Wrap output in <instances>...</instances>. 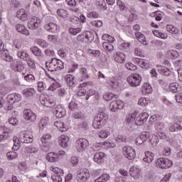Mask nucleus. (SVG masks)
Returning a JSON list of instances; mask_svg holds the SVG:
<instances>
[{"mask_svg": "<svg viewBox=\"0 0 182 182\" xmlns=\"http://www.w3.org/2000/svg\"><path fill=\"white\" fill-rule=\"evenodd\" d=\"M46 66L48 72H58L65 69V64L57 58H52L50 62L46 63Z\"/></svg>", "mask_w": 182, "mask_h": 182, "instance_id": "f257e3e1", "label": "nucleus"}, {"mask_svg": "<svg viewBox=\"0 0 182 182\" xmlns=\"http://www.w3.org/2000/svg\"><path fill=\"white\" fill-rule=\"evenodd\" d=\"M107 123V114L105 112H100L95 117L92 122L93 129H102L104 126H106Z\"/></svg>", "mask_w": 182, "mask_h": 182, "instance_id": "f03ea898", "label": "nucleus"}, {"mask_svg": "<svg viewBox=\"0 0 182 182\" xmlns=\"http://www.w3.org/2000/svg\"><path fill=\"white\" fill-rule=\"evenodd\" d=\"M93 39H95V35L90 31H85L77 36V41L82 43H89L93 41Z\"/></svg>", "mask_w": 182, "mask_h": 182, "instance_id": "7ed1b4c3", "label": "nucleus"}, {"mask_svg": "<svg viewBox=\"0 0 182 182\" xmlns=\"http://www.w3.org/2000/svg\"><path fill=\"white\" fill-rule=\"evenodd\" d=\"M127 82L132 87H137L141 83V75L137 73L132 74L127 78Z\"/></svg>", "mask_w": 182, "mask_h": 182, "instance_id": "20e7f679", "label": "nucleus"}, {"mask_svg": "<svg viewBox=\"0 0 182 182\" xmlns=\"http://www.w3.org/2000/svg\"><path fill=\"white\" fill-rule=\"evenodd\" d=\"M156 164L157 167H159V168L166 170L173 166V161L167 158H159L156 160Z\"/></svg>", "mask_w": 182, "mask_h": 182, "instance_id": "39448f33", "label": "nucleus"}, {"mask_svg": "<svg viewBox=\"0 0 182 182\" xmlns=\"http://www.w3.org/2000/svg\"><path fill=\"white\" fill-rule=\"evenodd\" d=\"M122 154L128 160H134L136 158V149L130 146H125L122 148Z\"/></svg>", "mask_w": 182, "mask_h": 182, "instance_id": "423d86ee", "label": "nucleus"}, {"mask_svg": "<svg viewBox=\"0 0 182 182\" xmlns=\"http://www.w3.org/2000/svg\"><path fill=\"white\" fill-rule=\"evenodd\" d=\"M52 171L55 173V174L51 176L53 182H63V170L59 167H54L52 168Z\"/></svg>", "mask_w": 182, "mask_h": 182, "instance_id": "0eeeda50", "label": "nucleus"}, {"mask_svg": "<svg viewBox=\"0 0 182 182\" xmlns=\"http://www.w3.org/2000/svg\"><path fill=\"white\" fill-rule=\"evenodd\" d=\"M90 178V172L89 170L80 169L77 173V181L78 182H87Z\"/></svg>", "mask_w": 182, "mask_h": 182, "instance_id": "6e6552de", "label": "nucleus"}, {"mask_svg": "<svg viewBox=\"0 0 182 182\" xmlns=\"http://www.w3.org/2000/svg\"><path fill=\"white\" fill-rule=\"evenodd\" d=\"M89 147V141L85 138H80L75 141L77 151H85Z\"/></svg>", "mask_w": 182, "mask_h": 182, "instance_id": "1a4fd4ad", "label": "nucleus"}, {"mask_svg": "<svg viewBox=\"0 0 182 182\" xmlns=\"http://www.w3.org/2000/svg\"><path fill=\"white\" fill-rule=\"evenodd\" d=\"M132 62L136 63L142 69H151L153 65L149 62L147 60L139 58H132Z\"/></svg>", "mask_w": 182, "mask_h": 182, "instance_id": "9d476101", "label": "nucleus"}, {"mask_svg": "<svg viewBox=\"0 0 182 182\" xmlns=\"http://www.w3.org/2000/svg\"><path fill=\"white\" fill-rule=\"evenodd\" d=\"M149 119V113L144 112H141L138 116L136 117L134 124L136 126H143L144 123H146L147 119Z\"/></svg>", "mask_w": 182, "mask_h": 182, "instance_id": "9b49d317", "label": "nucleus"}, {"mask_svg": "<svg viewBox=\"0 0 182 182\" xmlns=\"http://www.w3.org/2000/svg\"><path fill=\"white\" fill-rule=\"evenodd\" d=\"M141 171L140 168H137V166H132L129 169L130 176L133 177L136 181L140 182L142 178L141 174L140 173Z\"/></svg>", "mask_w": 182, "mask_h": 182, "instance_id": "f8f14e48", "label": "nucleus"}, {"mask_svg": "<svg viewBox=\"0 0 182 182\" xmlns=\"http://www.w3.org/2000/svg\"><path fill=\"white\" fill-rule=\"evenodd\" d=\"M124 108V102L120 100L111 102L109 105V109L111 112H117Z\"/></svg>", "mask_w": 182, "mask_h": 182, "instance_id": "ddd939ff", "label": "nucleus"}, {"mask_svg": "<svg viewBox=\"0 0 182 182\" xmlns=\"http://www.w3.org/2000/svg\"><path fill=\"white\" fill-rule=\"evenodd\" d=\"M23 117L28 123H33L36 120V114L32 110L26 109L23 110Z\"/></svg>", "mask_w": 182, "mask_h": 182, "instance_id": "4468645a", "label": "nucleus"}, {"mask_svg": "<svg viewBox=\"0 0 182 182\" xmlns=\"http://www.w3.org/2000/svg\"><path fill=\"white\" fill-rule=\"evenodd\" d=\"M21 143H32L33 141V135L29 131H24L20 136Z\"/></svg>", "mask_w": 182, "mask_h": 182, "instance_id": "2eb2a0df", "label": "nucleus"}, {"mask_svg": "<svg viewBox=\"0 0 182 182\" xmlns=\"http://www.w3.org/2000/svg\"><path fill=\"white\" fill-rule=\"evenodd\" d=\"M40 103L45 107H52L55 106V100L51 97H46L45 96L40 97Z\"/></svg>", "mask_w": 182, "mask_h": 182, "instance_id": "dca6fc26", "label": "nucleus"}, {"mask_svg": "<svg viewBox=\"0 0 182 182\" xmlns=\"http://www.w3.org/2000/svg\"><path fill=\"white\" fill-rule=\"evenodd\" d=\"M41 19L38 17L33 16L28 23V29H37L41 25Z\"/></svg>", "mask_w": 182, "mask_h": 182, "instance_id": "f3484780", "label": "nucleus"}, {"mask_svg": "<svg viewBox=\"0 0 182 182\" xmlns=\"http://www.w3.org/2000/svg\"><path fill=\"white\" fill-rule=\"evenodd\" d=\"M16 16L18 19H21V21H28L31 14L28 11L25 10V9H20L17 11Z\"/></svg>", "mask_w": 182, "mask_h": 182, "instance_id": "a211bd4d", "label": "nucleus"}, {"mask_svg": "<svg viewBox=\"0 0 182 182\" xmlns=\"http://www.w3.org/2000/svg\"><path fill=\"white\" fill-rule=\"evenodd\" d=\"M147 140L152 147H156L159 143H160V139L159 136L154 134H150L149 132V136H147Z\"/></svg>", "mask_w": 182, "mask_h": 182, "instance_id": "6ab92c4d", "label": "nucleus"}, {"mask_svg": "<svg viewBox=\"0 0 182 182\" xmlns=\"http://www.w3.org/2000/svg\"><path fill=\"white\" fill-rule=\"evenodd\" d=\"M26 151L28 153V154H31V157H34V159H38L41 157V152L36 147L28 146L26 148Z\"/></svg>", "mask_w": 182, "mask_h": 182, "instance_id": "aec40b11", "label": "nucleus"}, {"mask_svg": "<svg viewBox=\"0 0 182 182\" xmlns=\"http://www.w3.org/2000/svg\"><path fill=\"white\" fill-rule=\"evenodd\" d=\"M147 137H149V132H144L141 133L140 135L136 138V146H141L143 143L147 141Z\"/></svg>", "mask_w": 182, "mask_h": 182, "instance_id": "412c9836", "label": "nucleus"}, {"mask_svg": "<svg viewBox=\"0 0 182 182\" xmlns=\"http://www.w3.org/2000/svg\"><path fill=\"white\" fill-rule=\"evenodd\" d=\"M54 113L58 119H62L64 116L66 115V110L62 105H57L55 107Z\"/></svg>", "mask_w": 182, "mask_h": 182, "instance_id": "4be33fe9", "label": "nucleus"}, {"mask_svg": "<svg viewBox=\"0 0 182 182\" xmlns=\"http://www.w3.org/2000/svg\"><path fill=\"white\" fill-rule=\"evenodd\" d=\"M7 100L9 103H18L22 100V95L17 93L10 94L7 97Z\"/></svg>", "mask_w": 182, "mask_h": 182, "instance_id": "5701e85b", "label": "nucleus"}, {"mask_svg": "<svg viewBox=\"0 0 182 182\" xmlns=\"http://www.w3.org/2000/svg\"><path fill=\"white\" fill-rule=\"evenodd\" d=\"M112 134L114 137L115 141L117 143H127V138L123 135H118L119 131L118 130H112Z\"/></svg>", "mask_w": 182, "mask_h": 182, "instance_id": "b1692460", "label": "nucleus"}, {"mask_svg": "<svg viewBox=\"0 0 182 182\" xmlns=\"http://www.w3.org/2000/svg\"><path fill=\"white\" fill-rule=\"evenodd\" d=\"M105 86L109 89H117L119 87V82L117 80L114 78V77H111L107 82L105 83Z\"/></svg>", "mask_w": 182, "mask_h": 182, "instance_id": "393cba45", "label": "nucleus"}, {"mask_svg": "<svg viewBox=\"0 0 182 182\" xmlns=\"http://www.w3.org/2000/svg\"><path fill=\"white\" fill-rule=\"evenodd\" d=\"M44 28L48 32H51L53 33H56V32L59 31V26L55 23H48L44 26Z\"/></svg>", "mask_w": 182, "mask_h": 182, "instance_id": "a878e982", "label": "nucleus"}, {"mask_svg": "<svg viewBox=\"0 0 182 182\" xmlns=\"http://www.w3.org/2000/svg\"><path fill=\"white\" fill-rule=\"evenodd\" d=\"M58 143L60 146V147H63V149L68 148V146H69V137L66 135H61L58 138Z\"/></svg>", "mask_w": 182, "mask_h": 182, "instance_id": "bb28decb", "label": "nucleus"}, {"mask_svg": "<svg viewBox=\"0 0 182 182\" xmlns=\"http://www.w3.org/2000/svg\"><path fill=\"white\" fill-rule=\"evenodd\" d=\"M145 156L143 158V161L144 163H146L147 164H150L153 160H154V153L150 151H146L144 153Z\"/></svg>", "mask_w": 182, "mask_h": 182, "instance_id": "cd10ccee", "label": "nucleus"}, {"mask_svg": "<svg viewBox=\"0 0 182 182\" xmlns=\"http://www.w3.org/2000/svg\"><path fill=\"white\" fill-rule=\"evenodd\" d=\"M141 90L143 95H150L153 92V87H151L150 83L144 82L141 86Z\"/></svg>", "mask_w": 182, "mask_h": 182, "instance_id": "c85d7f7f", "label": "nucleus"}, {"mask_svg": "<svg viewBox=\"0 0 182 182\" xmlns=\"http://www.w3.org/2000/svg\"><path fill=\"white\" fill-rule=\"evenodd\" d=\"M114 59L117 63H123L126 60V54L122 52H117L114 55Z\"/></svg>", "mask_w": 182, "mask_h": 182, "instance_id": "c756f323", "label": "nucleus"}, {"mask_svg": "<svg viewBox=\"0 0 182 182\" xmlns=\"http://www.w3.org/2000/svg\"><path fill=\"white\" fill-rule=\"evenodd\" d=\"M16 31H17L19 33H22V35L29 36V30H28V28H26V27L21 23H18L16 26Z\"/></svg>", "mask_w": 182, "mask_h": 182, "instance_id": "7c9ffc66", "label": "nucleus"}, {"mask_svg": "<svg viewBox=\"0 0 182 182\" xmlns=\"http://www.w3.org/2000/svg\"><path fill=\"white\" fill-rule=\"evenodd\" d=\"M156 69L159 73H160L161 75H164V76H170L171 73V70L164 66L156 65Z\"/></svg>", "mask_w": 182, "mask_h": 182, "instance_id": "2f4dec72", "label": "nucleus"}, {"mask_svg": "<svg viewBox=\"0 0 182 182\" xmlns=\"http://www.w3.org/2000/svg\"><path fill=\"white\" fill-rule=\"evenodd\" d=\"M65 80L69 87L75 86V75L68 74L65 76Z\"/></svg>", "mask_w": 182, "mask_h": 182, "instance_id": "473e14b6", "label": "nucleus"}, {"mask_svg": "<svg viewBox=\"0 0 182 182\" xmlns=\"http://www.w3.org/2000/svg\"><path fill=\"white\" fill-rule=\"evenodd\" d=\"M31 52L34 56H36L37 59L39 60H43V53L41 50V49L36 46L31 48Z\"/></svg>", "mask_w": 182, "mask_h": 182, "instance_id": "72a5a7b5", "label": "nucleus"}, {"mask_svg": "<svg viewBox=\"0 0 182 182\" xmlns=\"http://www.w3.org/2000/svg\"><path fill=\"white\" fill-rule=\"evenodd\" d=\"M97 136L100 139H107V136H110V129L104 128L97 132Z\"/></svg>", "mask_w": 182, "mask_h": 182, "instance_id": "f704fd0d", "label": "nucleus"}, {"mask_svg": "<svg viewBox=\"0 0 182 182\" xmlns=\"http://www.w3.org/2000/svg\"><path fill=\"white\" fill-rule=\"evenodd\" d=\"M105 159V153L103 152H98L94 155L93 160L95 163L97 164H100V163H103Z\"/></svg>", "mask_w": 182, "mask_h": 182, "instance_id": "c9c22d12", "label": "nucleus"}, {"mask_svg": "<svg viewBox=\"0 0 182 182\" xmlns=\"http://www.w3.org/2000/svg\"><path fill=\"white\" fill-rule=\"evenodd\" d=\"M35 93H36V90L32 87L26 88L23 90L24 97H32Z\"/></svg>", "mask_w": 182, "mask_h": 182, "instance_id": "e433bc0d", "label": "nucleus"}, {"mask_svg": "<svg viewBox=\"0 0 182 182\" xmlns=\"http://www.w3.org/2000/svg\"><path fill=\"white\" fill-rule=\"evenodd\" d=\"M168 88L170 92H172V93H178V92L181 91V87L177 82L171 83Z\"/></svg>", "mask_w": 182, "mask_h": 182, "instance_id": "4c0bfd02", "label": "nucleus"}, {"mask_svg": "<svg viewBox=\"0 0 182 182\" xmlns=\"http://www.w3.org/2000/svg\"><path fill=\"white\" fill-rule=\"evenodd\" d=\"M46 159L48 160V161H50V163H56V161H59V159L58 158V153H48L46 156Z\"/></svg>", "mask_w": 182, "mask_h": 182, "instance_id": "58836bf2", "label": "nucleus"}, {"mask_svg": "<svg viewBox=\"0 0 182 182\" xmlns=\"http://www.w3.org/2000/svg\"><path fill=\"white\" fill-rule=\"evenodd\" d=\"M54 126L59 130V132H66L68 130V126L65 124V123L60 121H56L54 122Z\"/></svg>", "mask_w": 182, "mask_h": 182, "instance_id": "ea45409f", "label": "nucleus"}, {"mask_svg": "<svg viewBox=\"0 0 182 182\" xmlns=\"http://www.w3.org/2000/svg\"><path fill=\"white\" fill-rule=\"evenodd\" d=\"M48 124H49V117H43L38 122L40 130H43V129H46Z\"/></svg>", "mask_w": 182, "mask_h": 182, "instance_id": "a19ab883", "label": "nucleus"}, {"mask_svg": "<svg viewBox=\"0 0 182 182\" xmlns=\"http://www.w3.org/2000/svg\"><path fill=\"white\" fill-rule=\"evenodd\" d=\"M166 31L171 35H178L180 33V30L171 24L166 25Z\"/></svg>", "mask_w": 182, "mask_h": 182, "instance_id": "79ce46f5", "label": "nucleus"}, {"mask_svg": "<svg viewBox=\"0 0 182 182\" xmlns=\"http://www.w3.org/2000/svg\"><path fill=\"white\" fill-rule=\"evenodd\" d=\"M14 146L12 147V150L14 151H18L19 149H21V139L18 138V136L13 137Z\"/></svg>", "mask_w": 182, "mask_h": 182, "instance_id": "37998d69", "label": "nucleus"}, {"mask_svg": "<svg viewBox=\"0 0 182 182\" xmlns=\"http://www.w3.org/2000/svg\"><path fill=\"white\" fill-rule=\"evenodd\" d=\"M71 22L72 23H74L75 25H80V22H82L84 23V22H86V16L81 15L79 17L77 16H75L74 18H71Z\"/></svg>", "mask_w": 182, "mask_h": 182, "instance_id": "c03bdc74", "label": "nucleus"}, {"mask_svg": "<svg viewBox=\"0 0 182 182\" xmlns=\"http://www.w3.org/2000/svg\"><path fill=\"white\" fill-rule=\"evenodd\" d=\"M135 36L139 42H141V43H143V45H149V43H147V41H146V36H144L141 32H136Z\"/></svg>", "mask_w": 182, "mask_h": 182, "instance_id": "a18cd8bd", "label": "nucleus"}, {"mask_svg": "<svg viewBox=\"0 0 182 182\" xmlns=\"http://www.w3.org/2000/svg\"><path fill=\"white\" fill-rule=\"evenodd\" d=\"M166 56L169 59H177L179 56L178 51L176 50H169L166 52Z\"/></svg>", "mask_w": 182, "mask_h": 182, "instance_id": "49530a36", "label": "nucleus"}, {"mask_svg": "<svg viewBox=\"0 0 182 182\" xmlns=\"http://www.w3.org/2000/svg\"><path fill=\"white\" fill-rule=\"evenodd\" d=\"M77 68H79V65H77V63H73L71 64L67 65L65 67V69L68 70V73H75Z\"/></svg>", "mask_w": 182, "mask_h": 182, "instance_id": "de8ad7c7", "label": "nucleus"}, {"mask_svg": "<svg viewBox=\"0 0 182 182\" xmlns=\"http://www.w3.org/2000/svg\"><path fill=\"white\" fill-rule=\"evenodd\" d=\"M137 116V112H134L132 114H128L126 116L125 120L127 123H134L136 122V117Z\"/></svg>", "mask_w": 182, "mask_h": 182, "instance_id": "09e8293b", "label": "nucleus"}, {"mask_svg": "<svg viewBox=\"0 0 182 182\" xmlns=\"http://www.w3.org/2000/svg\"><path fill=\"white\" fill-rule=\"evenodd\" d=\"M169 130L172 132H180L182 130V124L181 122L179 123H175L170 126Z\"/></svg>", "mask_w": 182, "mask_h": 182, "instance_id": "8fccbe9b", "label": "nucleus"}, {"mask_svg": "<svg viewBox=\"0 0 182 182\" xmlns=\"http://www.w3.org/2000/svg\"><path fill=\"white\" fill-rule=\"evenodd\" d=\"M17 56L18 58H19L20 59H22V60H24L26 62L31 58L29 54L26 53V52L23 50L18 51L17 53Z\"/></svg>", "mask_w": 182, "mask_h": 182, "instance_id": "3c124183", "label": "nucleus"}, {"mask_svg": "<svg viewBox=\"0 0 182 182\" xmlns=\"http://www.w3.org/2000/svg\"><path fill=\"white\" fill-rule=\"evenodd\" d=\"M155 131L157 132H164L166 129V124L163 122H158L155 124Z\"/></svg>", "mask_w": 182, "mask_h": 182, "instance_id": "603ef678", "label": "nucleus"}, {"mask_svg": "<svg viewBox=\"0 0 182 182\" xmlns=\"http://www.w3.org/2000/svg\"><path fill=\"white\" fill-rule=\"evenodd\" d=\"M156 134L161 140H164L165 139H166V141H168L170 144H173V143L174 142L173 139H171L170 138L167 137V135L166 134V133L163 132V131L158 132H156Z\"/></svg>", "mask_w": 182, "mask_h": 182, "instance_id": "864d4df0", "label": "nucleus"}, {"mask_svg": "<svg viewBox=\"0 0 182 182\" xmlns=\"http://www.w3.org/2000/svg\"><path fill=\"white\" fill-rule=\"evenodd\" d=\"M91 96H95L96 99H99V96H100L99 92L93 89H90L87 92L86 100H89V99L91 97Z\"/></svg>", "mask_w": 182, "mask_h": 182, "instance_id": "5fc2aeb1", "label": "nucleus"}, {"mask_svg": "<svg viewBox=\"0 0 182 182\" xmlns=\"http://www.w3.org/2000/svg\"><path fill=\"white\" fill-rule=\"evenodd\" d=\"M109 179H110V176H109V174L107 173H104L100 177H98L97 179H95L94 182H106V181H109Z\"/></svg>", "mask_w": 182, "mask_h": 182, "instance_id": "6e6d98bb", "label": "nucleus"}, {"mask_svg": "<svg viewBox=\"0 0 182 182\" xmlns=\"http://www.w3.org/2000/svg\"><path fill=\"white\" fill-rule=\"evenodd\" d=\"M153 33L154 36H156V38H159L160 39H167V38H168V35H167V33H161L158 30H154Z\"/></svg>", "mask_w": 182, "mask_h": 182, "instance_id": "4d7b16f0", "label": "nucleus"}, {"mask_svg": "<svg viewBox=\"0 0 182 182\" xmlns=\"http://www.w3.org/2000/svg\"><path fill=\"white\" fill-rule=\"evenodd\" d=\"M69 33H70L71 35L75 36L77 35V33H80V32H82V27H70L69 28Z\"/></svg>", "mask_w": 182, "mask_h": 182, "instance_id": "13d9d810", "label": "nucleus"}, {"mask_svg": "<svg viewBox=\"0 0 182 182\" xmlns=\"http://www.w3.org/2000/svg\"><path fill=\"white\" fill-rule=\"evenodd\" d=\"M50 139H52V136L50 134H46L42 136L41 138V141L43 144H48L49 141H50Z\"/></svg>", "mask_w": 182, "mask_h": 182, "instance_id": "bf43d9fd", "label": "nucleus"}, {"mask_svg": "<svg viewBox=\"0 0 182 182\" xmlns=\"http://www.w3.org/2000/svg\"><path fill=\"white\" fill-rule=\"evenodd\" d=\"M1 59H2V60H5L6 62H12L14 58H12V56L9 55L7 53H5V51H3L1 54Z\"/></svg>", "mask_w": 182, "mask_h": 182, "instance_id": "052dcab7", "label": "nucleus"}, {"mask_svg": "<svg viewBox=\"0 0 182 182\" xmlns=\"http://www.w3.org/2000/svg\"><path fill=\"white\" fill-rule=\"evenodd\" d=\"M102 46L105 50H108V52H112L114 50V47L111 43L109 42H104L102 43Z\"/></svg>", "mask_w": 182, "mask_h": 182, "instance_id": "680f3d73", "label": "nucleus"}, {"mask_svg": "<svg viewBox=\"0 0 182 182\" xmlns=\"http://www.w3.org/2000/svg\"><path fill=\"white\" fill-rule=\"evenodd\" d=\"M57 14L58 15V16H60V18H68L69 13L68 12L67 10L63 9H60L57 11Z\"/></svg>", "mask_w": 182, "mask_h": 182, "instance_id": "e2e57ef3", "label": "nucleus"}, {"mask_svg": "<svg viewBox=\"0 0 182 182\" xmlns=\"http://www.w3.org/2000/svg\"><path fill=\"white\" fill-rule=\"evenodd\" d=\"M102 39L103 41H106L108 42V43H114V37H112V36L109 34H103Z\"/></svg>", "mask_w": 182, "mask_h": 182, "instance_id": "0e129e2a", "label": "nucleus"}, {"mask_svg": "<svg viewBox=\"0 0 182 182\" xmlns=\"http://www.w3.org/2000/svg\"><path fill=\"white\" fill-rule=\"evenodd\" d=\"M87 53L91 58H97V56H100V50H99L90 49L87 50Z\"/></svg>", "mask_w": 182, "mask_h": 182, "instance_id": "69168bd1", "label": "nucleus"}, {"mask_svg": "<svg viewBox=\"0 0 182 182\" xmlns=\"http://www.w3.org/2000/svg\"><path fill=\"white\" fill-rule=\"evenodd\" d=\"M18 168L20 169L21 171H29V168H28L26 162H20L18 164Z\"/></svg>", "mask_w": 182, "mask_h": 182, "instance_id": "338daca9", "label": "nucleus"}, {"mask_svg": "<svg viewBox=\"0 0 182 182\" xmlns=\"http://www.w3.org/2000/svg\"><path fill=\"white\" fill-rule=\"evenodd\" d=\"M150 100H149V98L141 97L139 100L138 105H139L140 106H147Z\"/></svg>", "mask_w": 182, "mask_h": 182, "instance_id": "774afa93", "label": "nucleus"}]
</instances>
